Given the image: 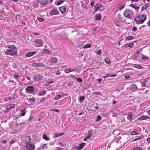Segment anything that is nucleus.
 <instances>
[{
	"label": "nucleus",
	"instance_id": "f257e3e1",
	"mask_svg": "<svg viewBox=\"0 0 150 150\" xmlns=\"http://www.w3.org/2000/svg\"><path fill=\"white\" fill-rule=\"evenodd\" d=\"M146 19V16L145 15H141L136 17L134 21L139 25L142 24Z\"/></svg>",
	"mask_w": 150,
	"mask_h": 150
},
{
	"label": "nucleus",
	"instance_id": "f03ea898",
	"mask_svg": "<svg viewBox=\"0 0 150 150\" xmlns=\"http://www.w3.org/2000/svg\"><path fill=\"white\" fill-rule=\"evenodd\" d=\"M134 13L131 10L128 9L126 10L124 12V16L128 18L132 19Z\"/></svg>",
	"mask_w": 150,
	"mask_h": 150
},
{
	"label": "nucleus",
	"instance_id": "7ed1b4c3",
	"mask_svg": "<svg viewBox=\"0 0 150 150\" xmlns=\"http://www.w3.org/2000/svg\"><path fill=\"white\" fill-rule=\"evenodd\" d=\"M4 51L6 54L12 56L16 54L17 52L14 49H7Z\"/></svg>",
	"mask_w": 150,
	"mask_h": 150
},
{
	"label": "nucleus",
	"instance_id": "20e7f679",
	"mask_svg": "<svg viewBox=\"0 0 150 150\" xmlns=\"http://www.w3.org/2000/svg\"><path fill=\"white\" fill-rule=\"evenodd\" d=\"M35 148V144L32 142L26 144L25 150H34Z\"/></svg>",
	"mask_w": 150,
	"mask_h": 150
},
{
	"label": "nucleus",
	"instance_id": "39448f33",
	"mask_svg": "<svg viewBox=\"0 0 150 150\" xmlns=\"http://www.w3.org/2000/svg\"><path fill=\"white\" fill-rule=\"evenodd\" d=\"M31 138L29 136H25L23 139V143L26 144L31 143Z\"/></svg>",
	"mask_w": 150,
	"mask_h": 150
},
{
	"label": "nucleus",
	"instance_id": "423d86ee",
	"mask_svg": "<svg viewBox=\"0 0 150 150\" xmlns=\"http://www.w3.org/2000/svg\"><path fill=\"white\" fill-rule=\"evenodd\" d=\"M25 90L26 93H32L34 90L33 87L32 86H28L26 88Z\"/></svg>",
	"mask_w": 150,
	"mask_h": 150
},
{
	"label": "nucleus",
	"instance_id": "0eeeda50",
	"mask_svg": "<svg viewBox=\"0 0 150 150\" xmlns=\"http://www.w3.org/2000/svg\"><path fill=\"white\" fill-rule=\"evenodd\" d=\"M32 65L35 67H41L42 68H44L45 67V65L42 64L41 63H33L32 64Z\"/></svg>",
	"mask_w": 150,
	"mask_h": 150
},
{
	"label": "nucleus",
	"instance_id": "6e6552de",
	"mask_svg": "<svg viewBox=\"0 0 150 150\" xmlns=\"http://www.w3.org/2000/svg\"><path fill=\"white\" fill-rule=\"evenodd\" d=\"M33 78L35 81H39L40 80L41 76L39 74H37L34 76Z\"/></svg>",
	"mask_w": 150,
	"mask_h": 150
},
{
	"label": "nucleus",
	"instance_id": "1a4fd4ad",
	"mask_svg": "<svg viewBox=\"0 0 150 150\" xmlns=\"http://www.w3.org/2000/svg\"><path fill=\"white\" fill-rule=\"evenodd\" d=\"M85 144L84 143H83L79 145V146H77L75 147V149L77 150H80L82 149L83 147L84 146Z\"/></svg>",
	"mask_w": 150,
	"mask_h": 150
},
{
	"label": "nucleus",
	"instance_id": "9d476101",
	"mask_svg": "<svg viewBox=\"0 0 150 150\" xmlns=\"http://www.w3.org/2000/svg\"><path fill=\"white\" fill-rule=\"evenodd\" d=\"M36 53V52L35 51L30 52L26 54L25 55L27 57H30L35 54Z\"/></svg>",
	"mask_w": 150,
	"mask_h": 150
},
{
	"label": "nucleus",
	"instance_id": "9b49d317",
	"mask_svg": "<svg viewBox=\"0 0 150 150\" xmlns=\"http://www.w3.org/2000/svg\"><path fill=\"white\" fill-rule=\"evenodd\" d=\"M58 11L56 9H53L50 11V14L51 15H57L58 14Z\"/></svg>",
	"mask_w": 150,
	"mask_h": 150
},
{
	"label": "nucleus",
	"instance_id": "f8f14e48",
	"mask_svg": "<svg viewBox=\"0 0 150 150\" xmlns=\"http://www.w3.org/2000/svg\"><path fill=\"white\" fill-rule=\"evenodd\" d=\"M35 42L39 47L42 46L43 45V42L41 40L38 39L35 41Z\"/></svg>",
	"mask_w": 150,
	"mask_h": 150
},
{
	"label": "nucleus",
	"instance_id": "ddd939ff",
	"mask_svg": "<svg viewBox=\"0 0 150 150\" xmlns=\"http://www.w3.org/2000/svg\"><path fill=\"white\" fill-rule=\"evenodd\" d=\"M57 144L58 145L60 146L61 147H64L66 146V144L64 142L62 141H59L57 143Z\"/></svg>",
	"mask_w": 150,
	"mask_h": 150
},
{
	"label": "nucleus",
	"instance_id": "4468645a",
	"mask_svg": "<svg viewBox=\"0 0 150 150\" xmlns=\"http://www.w3.org/2000/svg\"><path fill=\"white\" fill-rule=\"evenodd\" d=\"M150 118V117L146 116H141L138 119V120H142L146 119H149Z\"/></svg>",
	"mask_w": 150,
	"mask_h": 150
},
{
	"label": "nucleus",
	"instance_id": "2eb2a0df",
	"mask_svg": "<svg viewBox=\"0 0 150 150\" xmlns=\"http://www.w3.org/2000/svg\"><path fill=\"white\" fill-rule=\"evenodd\" d=\"M130 6L134 8L136 12H137L139 9V6L136 7L134 4H132L130 5Z\"/></svg>",
	"mask_w": 150,
	"mask_h": 150
},
{
	"label": "nucleus",
	"instance_id": "dca6fc26",
	"mask_svg": "<svg viewBox=\"0 0 150 150\" xmlns=\"http://www.w3.org/2000/svg\"><path fill=\"white\" fill-rule=\"evenodd\" d=\"M116 21L117 22H120L122 21V19L121 17L120 14H117L115 18Z\"/></svg>",
	"mask_w": 150,
	"mask_h": 150
},
{
	"label": "nucleus",
	"instance_id": "f3484780",
	"mask_svg": "<svg viewBox=\"0 0 150 150\" xmlns=\"http://www.w3.org/2000/svg\"><path fill=\"white\" fill-rule=\"evenodd\" d=\"M132 113L131 112H129L128 113V115L127 116V119L130 122L132 121Z\"/></svg>",
	"mask_w": 150,
	"mask_h": 150
},
{
	"label": "nucleus",
	"instance_id": "a211bd4d",
	"mask_svg": "<svg viewBox=\"0 0 150 150\" xmlns=\"http://www.w3.org/2000/svg\"><path fill=\"white\" fill-rule=\"evenodd\" d=\"M66 9V7L64 6L61 7L59 8L60 11L62 13H64L65 12Z\"/></svg>",
	"mask_w": 150,
	"mask_h": 150
},
{
	"label": "nucleus",
	"instance_id": "6ab92c4d",
	"mask_svg": "<svg viewBox=\"0 0 150 150\" xmlns=\"http://www.w3.org/2000/svg\"><path fill=\"white\" fill-rule=\"evenodd\" d=\"M137 88L136 85L132 84L130 87V90L131 91H134Z\"/></svg>",
	"mask_w": 150,
	"mask_h": 150
},
{
	"label": "nucleus",
	"instance_id": "aec40b11",
	"mask_svg": "<svg viewBox=\"0 0 150 150\" xmlns=\"http://www.w3.org/2000/svg\"><path fill=\"white\" fill-rule=\"evenodd\" d=\"M57 61V59L56 57H53L50 60V63H55Z\"/></svg>",
	"mask_w": 150,
	"mask_h": 150
},
{
	"label": "nucleus",
	"instance_id": "412c9836",
	"mask_svg": "<svg viewBox=\"0 0 150 150\" xmlns=\"http://www.w3.org/2000/svg\"><path fill=\"white\" fill-rule=\"evenodd\" d=\"M40 4L42 5H45L48 2V0H40L39 1Z\"/></svg>",
	"mask_w": 150,
	"mask_h": 150
},
{
	"label": "nucleus",
	"instance_id": "4be33fe9",
	"mask_svg": "<svg viewBox=\"0 0 150 150\" xmlns=\"http://www.w3.org/2000/svg\"><path fill=\"white\" fill-rule=\"evenodd\" d=\"M73 71H75L76 70L74 69H66L64 70V72L66 73H68Z\"/></svg>",
	"mask_w": 150,
	"mask_h": 150
},
{
	"label": "nucleus",
	"instance_id": "5701e85b",
	"mask_svg": "<svg viewBox=\"0 0 150 150\" xmlns=\"http://www.w3.org/2000/svg\"><path fill=\"white\" fill-rule=\"evenodd\" d=\"M95 17L96 20L100 21L101 19V16L100 14H96L95 15Z\"/></svg>",
	"mask_w": 150,
	"mask_h": 150
},
{
	"label": "nucleus",
	"instance_id": "b1692460",
	"mask_svg": "<svg viewBox=\"0 0 150 150\" xmlns=\"http://www.w3.org/2000/svg\"><path fill=\"white\" fill-rule=\"evenodd\" d=\"M150 6V5L149 3L144 5L141 8V11H143L144 9H145L146 8Z\"/></svg>",
	"mask_w": 150,
	"mask_h": 150
},
{
	"label": "nucleus",
	"instance_id": "393cba45",
	"mask_svg": "<svg viewBox=\"0 0 150 150\" xmlns=\"http://www.w3.org/2000/svg\"><path fill=\"white\" fill-rule=\"evenodd\" d=\"M125 5L123 4H122L120 5L118 7L117 9L119 11L121 10L124 7Z\"/></svg>",
	"mask_w": 150,
	"mask_h": 150
},
{
	"label": "nucleus",
	"instance_id": "a878e982",
	"mask_svg": "<svg viewBox=\"0 0 150 150\" xmlns=\"http://www.w3.org/2000/svg\"><path fill=\"white\" fill-rule=\"evenodd\" d=\"M134 45V44L133 43H131L129 44H126L125 45V47H129L130 48H132Z\"/></svg>",
	"mask_w": 150,
	"mask_h": 150
},
{
	"label": "nucleus",
	"instance_id": "bb28decb",
	"mask_svg": "<svg viewBox=\"0 0 150 150\" xmlns=\"http://www.w3.org/2000/svg\"><path fill=\"white\" fill-rule=\"evenodd\" d=\"M101 6V4L99 3L96 4L95 6V8L96 9V11L98 10L99 8H100Z\"/></svg>",
	"mask_w": 150,
	"mask_h": 150
},
{
	"label": "nucleus",
	"instance_id": "cd10ccee",
	"mask_svg": "<svg viewBox=\"0 0 150 150\" xmlns=\"http://www.w3.org/2000/svg\"><path fill=\"white\" fill-rule=\"evenodd\" d=\"M133 67L139 69H142L143 68L142 67L138 64H133Z\"/></svg>",
	"mask_w": 150,
	"mask_h": 150
},
{
	"label": "nucleus",
	"instance_id": "c85d7f7f",
	"mask_svg": "<svg viewBox=\"0 0 150 150\" xmlns=\"http://www.w3.org/2000/svg\"><path fill=\"white\" fill-rule=\"evenodd\" d=\"M42 52L43 53L50 54L51 53V51L47 49H45L42 51Z\"/></svg>",
	"mask_w": 150,
	"mask_h": 150
},
{
	"label": "nucleus",
	"instance_id": "c756f323",
	"mask_svg": "<svg viewBox=\"0 0 150 150\" xmlns=\"http://www.w3.org/2000/svg\"><path fill=\"white\" fill-rule=\"evenodd\" d=\"M42 138L43 139L46 141H48L50 139L49 138L47 137L46 135L45 134H42Z\"/></svg>",
	"mask_w": 150,
	"mask_h": 150
},
{
	"label": "nucleus",
	"instance_id": "7c9ffc66",
	"mask_svg": "<svg viewBox=\"0 0 150 150\" xmlns=\"http://www.w3.org/2000/svg\"><path fill=\"white\" fill-rule=\"evenodd\" d=\"M149 82L147 80L145 81H144L143 83H142V86H143L144 87H147V84H148V83Z\"/></svg>",
	"mask_w": 150,
	"mask_h": 150
},
{
	"label": "nucleus",
	"instance_id": "2f4dec72",
	"mask_svg": "<svg viewBox=\"0 0 150 150\" xmlns=\"http://www.w3.org/2000/svg\"><path fill=\"white\" fill-rule=\"evenodd\" d=\"M26 111L25 109H23L21 110V116H24L25 114Z\"/></svg>",
	"mask_w": 150,
	"mask_h": 150
},
{
	"label": "nucleus",
	"instance_id": "473e14b6",
	"mask_svg": "<svg viewBox=\"0 0 150 150\" xmlns=\"http://www.w3.org/2000/svg\"><path fill=\"white\" fill-rule=\"evenodd\" d=\"M91 47V46L90 44H86L85 45L83 46L82 47L83 48H90Z\"/></svg>",
	"mask_w": 150,
	"mask_h": 150
},
{
	"label": "nucleus",
	"instance_id": "72a5a7b5",
	"mask_svg": "<svg viewBox=\"0 0 150 150\" xmlns=\"http://www.w3.org/2000/svg\"><path fill=\"white\" fill-rule=\"evenodd\" d=\"M92 134V132L91 131L89 130L88 131V134H87V136L86 137L88 139H89L90 138V137Z\"/></svg>",
	"mask_w": 150,
	"mask_h": 150
},
{
	"label": "nucleus",
	"instance_id": "f704fd0d",
	"mask_svg": "<svg viewBox=\"0 0 150 150\" xmlns=\"http://www.w3.org/2000/svg\"><path fill=\"white\" fill-rule=\"evenodd\" d=\"M105 62L108 64L110 63V60L108 57L105 58Z\"/></svg>",
	"mask_w": 150,
	"mask_h": 150
},
{
	"label": "nucleus",
	"instance_id": "c9c22d12",
	"mask_svg": "<svg viewBox=\"0 0 150 150\" xmlns=\"http://www.w3.org/2000/svg\"><path fill=\"white\" fill-rule=\"evenodd\" d=\"M8 48H9L8 49H14V50H15L16 49V47L15 46L11 45H8Z\"/></svg>",
	"mask_w": 150,
	"mask_h": 150
},
{
	"label": "nucleus",
	"instance_id": "e433bc0d",
	"mask_svg": "<svg viewBox=\"0 0 150 150\" xmlns=\"http://www.w3.org/2000/svg\"><path fill=\"white\" fill-rule=\"evenodd\" d=\"M63 134V133H62V134L57 133V134H55V135H54V137L55 138H57V137H59L60 136H62Z\"/></svg>",
	"mask_w": 150,
	"mask_h": 150
},
{
	"label": "nucleus",
	"instance_id": "4c0bfd02",
	"mask_svg": "<svg viewBox=\"0 0 150 150\" xmlns=\"http://www.w3.org/2000/svg\"><path fill=\"white\" fill-rule=\"evenodd\" d=\"M141 56H142V59L144 60H147L148 59V58L146 56H145L143 54H142Z\"/></svg>",
	"mask_w": 150,
	"mask_h": 150
},
{
	"label": "nucleus",
	"instance_id": "58836bf2",
	"mask_svg": "<svg viewBox=\"0 0 150 150\" xmlns=\"http://www.w3.org/2000/svg\"><path fill=\"white\" fill-rule=\"evenodd\" d=\"M131 134L132 135H138L139 134V133L137 132L134 131L131 132Z\"/></svg>",
	"mask_w": 150,
	"mask_h": 150
},
{
	"label": "nucleus",
	"instance_id": "ea45409f",
	"mask_svg": "<svg viewBox=\"0 0 150 150\" xmlns=\"http://www.w3.org/2000/svg\"><path fill=\"white\" fill-rule=\"evenodd\" d=\"M46 93L45 91H42L39 93V95L40 96H41L42 95H45Z\"/></svg>",
	"mask_w": 150,
	"mask_h": 150
},
{
	"label": "nucleus",
	"instance_id": "a19ab883",
	"mask_svg": "<svg viewBox=\"0 0 150 150\" xmlns=\"http://www.w3.org/2000/svg\"><path fill=\"white\" fill-rule=\"evenodd\" d=\"M80 100L79 102H81L83 101L84 100V96H80L79 98Z\"/></svg>",
	"mask_w": 150,
	"mask_h": 150
},
{
	"label": "nucleus",
	"instance_id": "79ce46f5",
	"mask_svg": "<svg viewBox=\"0 0 150 150\" xmlns=\"http://www.w3.org/2000/svg\"><path fill=\"white\" fill-rule=\"evenodd\" d=\"M74 78L76 79V81L78 82H81L83 81L82 79L81 78Z\"/></svg>",
	"mask_w": 150,
	"mask_h": 150
},
{
	"label": "nucleus",
	"instance_id": "37998d69",
	"mask_svg": "<svg viewBox=\"0 0 150 150\" xmlns=\"http://www.w3.org/2000/svg\"><path fill=\"white\" fill-rule=\"evenodd\" d=\"M21 18V16L19 15H17L16 16V21L17 22H19L18 19H19Z\"/></svg>",
	"mask_w": 150,
	"mask_h": 150
},
{
	"label": "nucleus",
	"instance_id": "c03bdc74",
	"mask_svg": "<svg viewBox=\"0 0 150 150\" xmlns=\"http://www.w3.org/2000/svg\"><path fill=\"white\" fill-rule=\"evenodd\" d=\"M133 38H134V37L133 36H128L126 38V40H131L133 39Z\"/></svg>",
	"mask_w": 150,
	"mask_h": 150
},
{
	"label": "nucleus",
	"instance_id": "a18cd8bd",
	"mask_svg": "<svg viewBox=\"0 0 150 150\" xmlns=\"http://www.w3.org/2000/svg\"><path fill=\"white\" fill-rule=\"evenodd\" d=\"M61 97V96L59 95H56L54 99L55 100H57L59 99Z\"/></svg>",
	"mask_w": 150,
	"mask_h": 150
},
{
	"label": "nucleus",
	"instance_id": "49530a36",
	"mask_svg": "<svg viewBox=\"0 0 150 150\" xmlns=\"http://www.w3.org/2000/svg\"><path fill=\"white\" fill-rule=\"evenodd\" d=\"M37 19L40 22H42L44 21L43 18L39 17H38Z\"/></svg>",
	"mask_w": 150,
	"mask_h": 150
},
{
	"label": "nucleus",
	"instance_id": "de8ad7c7",
	"mask_svg": "<svg viewBox=\"0 0 150 150\" xmlns=\"http://www.w3.org/2000/svg\"><path fill=\"white\" fill-rule=\"evenodd\" d=\"M64 2V1L63 0H61L58 2H57V5L58 6L60 5V4H62V3H63V2Z\"/></svg>",
	"mask_w": 150,
	"mask_h": 150
},
{
	"label": "nucleus",
	"instance_id": "09e8293b",
	"mask_svg": "<svg viewBox=\"0 0 150 150\" xmlns=\"http://www.w3.org/2000/svg\"><path fill=\"white\" fill-rule=\"evenodd\" d=\"M13 33L16 35H19V33L16 30H13Z\"/></svg>",
	"mask_w": 150,
	"mask_h": 150
},
{
	"label": "nucleus",
	"instance_id": "8fccbe9b",
	"mask_svg": "<svg viewBox=\"0 0 150 150\" xmlns=\"http://www.w3.org/2000/svg\"><path fill=\"white\" fill-rule=\"evenodd\" d=\"M93 95L95 94H97V95H102V94L100 92H93Z\"/></svg>",
	"mask_w": 150,
	"mask_h": 150
},
{
	"label": "nucleus",
	"instance_id": "3c124183",
	"mask_svg": "<svg viewBox=\"0 0 150 150\" xmlns=\"http://www.w3.org/2000/svg\"><path fill=\"white\" fill-rule=\"evenodd\" d=\"M101 117L100 116L98 115L97 117L96 121L98 122L101 120Z\"/></svg>",
	"mask_w": 150,
	"mask_h": 150
},
{
	"label": "nucleus",
	"instance_id": "603ef678",
	"mask_svg": "<svg viewBox=\"0 0 150 150\" xmlns=\"http://www.w3.org/2000/svg\"><path fill=\"white\" fill-rule=\"evenodd\" d=\"M91 5L93 7L95 3V1L93 0H91Z\"/></svg>",
	"mask_w": 150,
	"mask_h": 150
},
{
	"label": "nucleus",
	"instance_id": "864d4df0",
	"mask_svg": "<svg viewBox=\"0 0 150 150\" xmlns=\"http://www.w3.org/2000/svg\"><path fill=\"white\" fill-rule=\"evenodd\" d=\"M42 148L45 149H46L47 148L46 144H44L43 145Z\"/></svg>",
	"mask_w": 150,
	"mask_h": 150
},
{
	"label": "nucleus",
	"instance_id": "5fc2aeb1",
	"mask_svg": "<svg viewBox=\"0 0 150 150\" xmlns=\"http://www.w3.org/2000/svg\"><path fill=\"white\" fill-rule=\"evenodd\" d=\"M133 150H142V149L141 148L138 147L136 148Z\"/></svg>",
	"mask_w": 150,
	"mask_h": 150
},
{
	"label": "nucleus",
	"instance_id": "6e6d98bb",
	"mask_svg": "<svg viewBox=\"0 0 150 150\" xmlns=\"http://www.w3.org/2000/svg\"><path fill=\"white\" fill-rule=\"evenodd\" d=\"M15 105L14 104H12L9 106L10 108H13L15 107Z\"/></svg>",
	"mask_w": 150,
	"mask_h": 150
},
{
	"label": "nucleus",
	"instance_id": "4d7b16f0",
	"mask_svg": "<svg viewBox=\"0 0 150 150\" xmlns=\"http://www.w3.org/2000/svg\"><path fill=\"white\" fill-rule=\"evenodd\" d=\"M108 75L109 77H115L117 76V75L115 74L112 75V74H108Z\"/></svg>",
	"mask_w": 150,
	"mask_h": 150
},
{
	"label": "nucleus",
	"instance_id": "13d9d810",
	"mask_svg": "<svg viewBox=\"0 0 150 150\" xmlns=\"http://www.w3.org/2000/svg\"><path fill=\"white\" fill-rule=\"evenodd\" d=\"M101 50H99L97 51V54L98 55H100L101 54Z\"/></svg>",
	"mask_w": 150,
	"mask_h": 150
},
{
	"label": "nucleus",
	"instance_id": "bf43d9fd",
	"mask_svg": "<svg viewBox=\"0 0 150 150\" xmlns=\"http://www.w3.org/2000/svg\"><path fill=\"white\" fill-rule=\"evenodd\" d=\"M137 28L134 26L132 28V30L134 31H136L137 30Z\"/></svg>",
	"mask_w": 150,
	"mask_h": 150
},
{
	"label": "nucleus",
	"instance_id": "052dcab7",
	"mask_svg": "<svg viewBox=\"0 0 150 150\" xmlns=\"http://www.w3.org/2000/svg\"><path fill=\"white\" fill-rule=\"evenodd\" d=\"M11 98L10 97H8V98H6V99L5 100V101H9L10 100H11Z\"/></svg>",
	"mask_w": 150,
	"mask_h": 150
},
{
	"label": "nucleus",
	"instance_id": "680f3d73",
	"mask_svg": "<svg viewBox=\"0 0 150 150\" xmlns=\"http://www.w3.org/2000/svg\"><path fill=\"white\" fill-rule=\"evenodd\" d=\"M15 141L14 139L11 140L10 142V143L11 144H12L15 142Z\"/></svg>",
	"mask_w": 150,
	"mask_h": 150
},
{
	"label": "nucleus",
	"instance_id": "e2e57ef3",
	"mask_svg": "<svg viewBox=\"0 0 150 150\" xmlns=\"http://www.w3.org/2000/svg\"><path fill=\"white\" fill-rule=\"evenodd\" d=\"M146 141L149 143H150V137L146 139Z\"/></svg>",
	"mask_w": 150,
	"mask_h": 150
},
{
	"label": "nucleus",
	"instance_id": "0e129e2a",
	"mask_svg": "<svg viewBox=\"0 0 150 150\" xmlns=\"http://www.w3.org/2000/svg\"><path fill=\"white\" fill-rule=\"evenodd\" d=\"M33 119V117L32 116H30L29 119V120H30V121H31Z\"/></svg>",
	"mask_w": 150,
	"mask_h": 150
},
{
	"label": "nucleus",
	"instance_id": "69168bd1",
	"mask_svg": "<svg viewBox=\"0 0 150 150\" xmlns=\"http://www.w3.org/2000/svg\"><path fill=\"white\" fill-rule=\"evenodd\" d=\"M56 74L57 75H59L60 74V72L59 71H57L56 72Z\"/></svg>",
	"mask_w": 150,
	"mask_h": 150
},
{
	"label": "nucleus",
	"instance_id": "338daca9",
	"mask_svg": "<svg viewBox=\"0 0 150 150\" xmlns=\"http://www.w3.org/2000/svg\"><path fill=\"white\" fill-rule=\"evenodd\" d=\"M108 77H109V75L108 74H106L105 76L103 77L104 78H107Z\"/></svg>",
	"mask_w": 150,
	"mask_h": 150
},
{
	"label": "nucleus",
	"instance_id": "774afa93",
	"mask_svg": "<svg viewBox=\"0 0 150 150\" xmlns=\"http://www.w3.org/2000/svg\"><path fill=\"white\" fill-rule=\"evenodd\" d=\"M147 24L149 26H150V20H149V21L147 22Z\"/></svg>",
	"mask_w": 150,
	"mask_h": 150
}]
</instances>
